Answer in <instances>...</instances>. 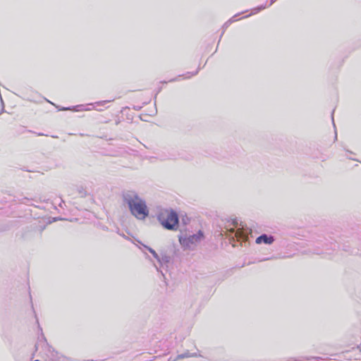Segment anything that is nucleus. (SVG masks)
Wrapping results in <instances>:
<instances>
[{"instance_id":"obj_1","label":"nucleus","mask_w":361,"mask_h":361,"mask_svg":"<svg viewBox=\"0 0 361 361\" xmlns=\"http://www.w3.org/2000/svg\"><path fill=\"white\" fill-rule=\"evenodd\" d=\"M125 203L128 205L130 212L137 219H144L149 214L145 200L134 191H126L123 194Z\"/></svg>"},{"instance_id":"obj_2","label":"nucleus","mask_w":361,"mask_h":361,"mask_svg":"<svg viewBox=\"0 0 361 361\" xmlns=\"http://www.w3.org/2000/svg\"><path fill=\"white\" fill-rule=\"evenodd\" d=\"M203 239L204 234L199 231L193 234L181 233L179 236V243L185 250H194Z\"/></svg>"},{"instance_id":"obj_3","label":"nucleus","mask_w":361,"mask_h":361,"mask_svg":"<svg viewBox=\"0 0 361 361\" xmlns=\"http://www.w3.org/2000/svg\"><path fill=\"white\" fill-rule=\"evenodd\" d=\"M158 219L161 224L166 229L176 230L178 226V215L172 210L166 209L161 211L158 216Z\"/></svg>"},{"instance_id":"obj_4","label":"nucleus","mask_w":361,"mask_h":361,"mask_svg":"<svg viewBox=\"0 0 361 361\" xmlns=\"http://www.w3.org/2000/svg\"><path fill=\"white\" fill-rule=\"evenodd\" d=\"M152 255L153 257L157 260V262L159 263L160 268H164L166 267H168V264L171 262V257L166 254H161V256H159V255L152 248L149 247L146 245H143Z\"/></svg>"},{"instance_id":"obj_5","label":"nucleus","mask_w":361,"mask_h":361,"mask_svg":"<svg viewBox=\"0 0 361 361\" xmlns=\"http://www.w3.org/2000/svg\"><path fill=\"white\" fill-rule=\"evenodd\" d=\"M274 241V238L272 235H267V234H262L257 238L255 242L257 244L264 243L267 245L271 244Z\"/></svg>"},{"instance_id":"obj_6","label":"nucleus","mask_w":361,"mask_h":361,"mask_svg":"<svg viewBox=\"0 0 361 361\" xmlns=\"http://www.w3.org/2000/svg\"><path fill=\"white\" fill-rule=\"evenodd\" d=\"M227 231L232 233H235V236L236 238H240V239H244V234H243V231H240L239 229H238L236 231H235L234 228H231Z\"/></svg>"},{"instance_id":"obj_7","label":"nucleus","mask_w":361,"mask_h":361,"mask_svg":"<svg viewBox=\"0 0 361 361\" xmlns=\"http://www.w3.org/2000/svg\"><path fill=\"white\" fill-rule=\"evenodd\" d=\"M195 356H197V355L195 353L190 354L189 352H186L185 353L178 355L177 357V359H183L185 357H195Z\"/></svg>"},{"instance_id":"obj_8","label":"nucleus","mask_w":361,"mask_h":361,"mask_svg":"<svg viewBox=\"0 0 361 361\" xmlns=\"http://www.w3.org/2000/svg\"><path fill=\"white\" fill-rule=\"evenodd\" d=\"M266 8L265 6H261L259 7H257V8H255L252 10V13H250V15H248V16H251L252 14H256L258 12H259L262 9H264ZM247 17V16H246Z\"/></svg>"},{"instance_id":"obj_9","label":"nucleus","mask_w":361,"mask_h":361,"mask_svg":"<svg viewBox=\"0 0 361 361\" xmlns=\"http://www.w3.org/2000/svg\"><path fill=\"white\" fill-rule=\"evenodd\" d=\"M236 20H237L235 19V16L231 19H230L228 22H226L224 25L228 26L230 23L235 22Z\"/></svg>"},{"instance_id":"obj_10","label":"nucleus","mask_w":361,"mask_h":361,"mask_svg":"<svg viewBox=\"0 0 361 361\" xmlns=\"http://www.w3.org/2000/svg\"><path fill=\"white\" fill-rule=\"evenodd\" d=\"M109 102V101H103V102H97V103H96V104L98 105V106H101V105H103V104H106V103H107Z\"/></svg>"},{"instance_id":"obj_11","label":"nucleus","mask_w":361,"mask_h":361,"mask_svg":"<svg viewBox=\"0 0 361 361\" xmlns=\"http://www.w3.org/2000/svg\"><path fill=\"white\" fill-rule=\"evenodd\" d=\"M82 106H75V107H74V109H75V111H80V110H81V109H80V108H81Z\"/></svg>"},{"instance_id":"obj_12","label":"nucleus","mask_w":361,"mask_h":361,"mask_svg":"<svg viewBox=\"0 0 361 361\" xmlns=\"http://www.w3.org/2000/svg\"><path fill=\"white\" fill-rule=\"evenodd\" d=\"M156 269L158 271H160L161 273V275H164V273H162V270H161L162 268H160V267H158L156 266Z\"/></svg>"},{"instance_id":"obj_13","label":"nucleus","mask_w":361,"mask_h":361,"mask_svg":"<svg viewBox=\"0 0 361 361\" xmlns=\"http://www.w3.org/2000/svg\"><path fill=\"white\" fill-rule=\"evenodd\" d=\"M59 110L66 111V110H71V109L70 108H62V109H60Z\"/></svg>"},{"instance_id":"obj_14","label":"nucleus","mask_w":361,"mask_h":361,"mask_svg":"<svg viewBox=\"0 0 361 361\" xmlns=\"http://www.w3.org/2000/svg\"><path fill=\"white\" fill-rule=\"evenodd\" d=\"M276 0H270V4L269 5H271L273 4Z\"/></svg>"},{"instance_id":"obj_15","label":"nucleus","mask_w":361,"mask_h":361,"mask_svg":"<svg viewBox=\"0 0 361 361\" xmlns=\"http://www.w3.org/2000/svg\"><path fill=\"white\" fill-rule=\"evenodd\" d=\"M196 73H197V72H196L195 73L192 74L191 75H188V76H187L186 78H190L192 75H195Z\"/></svg>"},{"instance_id":"obj_16","label":"nucleus","mask_w":361,"mask_h":361,"mask_svg":"<svg viewBox=\"0 0 361 361\" xmlns=\"http://www.w3.org/2000/svg\"><path fill=\"white\" fill-rule=\"evenodd\" d=\"M91 109H90V108H86V109H84V110H85V111H90V110H91Z\"/></svg>"}]
</instances>
